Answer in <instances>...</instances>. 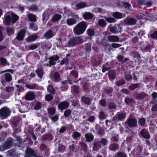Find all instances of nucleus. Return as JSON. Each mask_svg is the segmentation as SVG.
Listing matches in <instances>:
<instances>
[{
  "instance_id": "393cba45",
  "label": "nucleus",
  "mask_w": 157,
  "mask_h": 157,
  "mask_svg": "<svg viewBox=\"0 0 157 157\" xmlns=\"http://www.w3.org/2000/svg\"><path fill=\"white\" fill-rule=\"evenodd\" d=\"M81 100L85 104L87 105H89L90 103V100L88 98L83 97L82 98Z\"/></svg>"
},
{
  "instance_id": "4d7b16f0",
  "label": "nucleus",
  "mask_w": 157,
  "mask_h": 157,
  "mask_svg": "<svg viewBox=\"0 0 157 157\" xmlns=\"http://www.w3.org/2000/svg\"><path fill=\"white\" fill-rule=\"evenodd\" d=\"M87 33L90 36H92L94 34V31L92 29H89L87 31Z\"/></svg>"
},
{
  "instance_id": "49530a36",
  "label": "nucleus",
  "mask_w": 157,
  "mask_h": 157,
  "mask_svg": "<svg viewBox=\"0 0 157 157\" xmlns=\"http://www.w3.org/2000/svg\"><path fill=\"white\" fill-rule=\"evenodd\" d=\"M53 96L51 94H48L46 95L45 98L46 101H51L53 98Z\"/></svg>"
},
{
  "instance_id": "423d86ee",
  "label": "nucleus",
  "mask_w": 157,
  "mask_h": 157,
  "mask_svg": "<svg viewBox=\"0 0 157 157\" xmlns=\"http://www.w3.org/2000/svg\"><path fill=\"white\" fill-rule=\"evenodd\" d=\"M97 42L99 44H101L105 47L106 50H108L109 51H111V47L110 44L104 42V40H102L101 42H99L98 40H97Z\"/></svg>"
},
{
  "instance_id": "3c124183",
  "label": "nucleus",
  "mask_w": 157,
  "mask_h": 157,
  "mask_svg": "<svg viewBox=\"0 0 157 157\" xmlns=\"http://www.w3.org/2000/svg\"><path fill=\"white\" fill-rule=\"evenodd\" d=\"M30 28L35 31H36L37 29V27L33 23H31L30 24Z\"/></svg>"
},
{
  "instance_id": "c85d7f7f",
  "label": "nucleus",
  "mask_w": 157,
  "mask_h": 157,
  "mask_svg": "<svg viewBox=\"0 0 157 157\" xmlns=\"http://www.w3.org/2000/svg\"><path fill=\"white\" fill-rule=\"evenodd\" d=\"M6 31L9 35L13 34L14 33V30L12 28L8 27L7 28Z\"/></svg>"
},
{
  "instance_id": "f3484780",
  "label": "nucleus",
  "mask_w": 157,
  "mask_h": 157,
  "mask_svg": "<svg viewBox=\"0 0 157 157\" xmlns=\"http://www.w3.org/2000/svg\"><path fill=\"white\" fill-rule=\"evenodd\" d=\"M76 22L74 18H70L67 19V23L69 25H71L75 24Z\"/></svg>"
},
{
  "instance_id": "f704fd0d",
  "label": "nucleus",
  "mask_w": 157,
  "mask_h": 157,
  "mask_svg": "<svg viewBox=\"0 0 157 157\" xmlns=\"http://www.w3.org/2000/svg\"><path fill=\"white\" fill-rule=\"evenodd\" d=\"M26 151L27 154L30 155H34L33 150L30 148H28L27 149Z\"/></svg>"
},
{
  "instance_id": "e433bc0d",
  "label": "nucleus",
  "mask_w": 157,
  "mask_h": 157,
  "mask_svg": "<svg viewBox=\"0 0 157 157\" xmlns=\"http://www.w3.org/2000/svg\"><path fill=\"white\" fill-rule=\"evenodd\" d=\"M6 90L9 93H12L14 91V88L12 86H8L6 88Z\"/></svg>"
},
{
  "instance_id": "f257e3e1",
  "label": "nucleus",
  "mask_w": 157,
  "mask_h": 157,
  "mask_svg": "<svg viewBox=\"0 0 157 157\" xmlns=\"http://www.w3.org/2000/svg\"><path fill=\"white\" fill-rule=\"evenodd\" d=\"M86 28V22L82 21L77 24L73 29L74 33L76 35H79L83 34Z\"/></svg>"
},
{
  "instance_id": "a19ab883",
  "label": "nucleus",
  "mask_w": 157,
  "mask_h": 157,
  "mask_svg": "<svg viewBox=\"0 0 157 157\" xmlns=\"http://www.w3.org/2000/svg\"><path fill=\"white\" fill-rule=\"evenodd\" d=\"M109 77L111 78H114L115 76V72L114 71H109Z\"/></svg>"
},
{
  "instance_id": "7c9ffc66",
  "label": "nucleus",
  "mask_w": 157,
  "mask_h": 157,
  "mask_svg": "<svg viewBox=\"0 0 157 157\" xmlns=\"http://www.w3.org/2000/svg\"><path fill=\"white\" fill-rule=\"evenodd\" d=\"M118 147V146L116 144H113L110 146L109 149L111 150L114 151L117 149Z\"/></svg>"
},
{
  "instance_id": "dca6fc26",
  "label": "nucleus",
  "mask_w": 157,
  "mask_h": 157,
  "mask_svg": "<svg viewBox=\"0 0 157 157\" xmlns=\"http://www.w3.org/2000/svg\"><path fill=\"white\" fill-rule=\"evenodd\" d=\"M44 37L47 39H48L52 37L53 36V33L52 32L51 30H49L46 32L44 34Z\"/></svg>"
},
{
  "instance_id": "680f3d73",
  "label": "nucleus",
  "mask_w": 157,
  "mask_h": 157,
  "mask_svg": "<svg viewBox=\"0 0 157 157\" xmlns=\"http://www.w3.org/2000/svg\"><path fill=\"white\" fill-rule=\"evenodd\" d=\"M41 108V103L40 102H37L35 106V109H39Z\"/></svg>"
},
{
  "instance_id": "6ab92c4d",
  "label": "nucleus",
  "mask_w": 157,
  "mask_h": 157,
  "mask_svg": "<svg viewBox=\"0 0 157 157\" xmlns=\"http://www.w3.org/2000/svg\"><path fill=\"white\" fill-rule=\"evenodd\" d=\"M85 136L86 140L88 142L91 141L94 139V136L92 134L90 133L86 134Z\"/></svg>"
},
{
  "instance_id": "c9c22d12",
  "label": "nucleus",
  "mask_w": 157,
  "mask_h": 157,
  "mask_svg": "<svg viewBox=\"0 0 157 157\" xmlns=\"http://www.w3.org/2000/svg\"><path fill=\"white\" fill-rule=\"evenodd\" d=\"M75 43V45L83 43L82 40L79 37H74Z\"/></svg>"
},
{
  "instance_id": "9b49d317",
  "label": "nucleus",
  "mask_w": 157,
  "mask_h": 157,
  "mask_svg": "<svg viewBox=\"0 0 157 157\" xmlns=\"http://www.w3.org/2000/svg\"><path fill=\"white\" fill-rule=\"evenodd\" d=\"M108 40L110 42H117L119 41V38L117 36L110 35L108 36Z\"/></svg>"
},
{
  "instance_id": "de8ad7c7",
  "label": "nucleus",
  "mask_w": 157,
  "mask_h": 157,
  "mask_svg": "<svg viewBox=\"0 0 157 157\" xmlns=\"http://www.w3.org/2000/svg\"><path fill=\"white\" fill-rule=\"evenodd\" d=\"M80 146L82 147L84 151H86L87 146L85 143L83 142L80 143Z\"/></svg>"
},
{
  "instance_id": "20e7f679",
  "label": "nucleus",
  "mask_w": 157,
  "mask_h": 157,
  "mask_svg": "<svg viewBox=\"0 0 157 157\" xmlns=\"http://www.w3.org/2000/svg\"><path fill=\"white\" fill-rule=\"evenodd\" d=\"M25 33V31L24 29L20 30L17 33L16 36V39L19 40H21L24 39Z\"/></svg>"
},
{
  "instance_id": "72a5a7b5",
  "label": "nucleus",
  "mask_w": 157,
  "mask_h": 157,
  "mask_svg": "<svg viewBox=\"0 0 157 157\" xmlns=\"http://www.w3.org/2000/svg\"><path fill=\"white\" fill-rule=\"evenodd\" d=\"M47 90L49 92L52 94H55V90L52 86L49 85L48 87Z\"/></svg>"
},
{
  "instance_id": "473e14b6",
  "label": "nucleus",
  "mask_w": 157,
  "mask_h": 157,
  "mask_svg": "<svg viewBox=\"0 0 157 157\" xmlns=\"http://www.w3.org/2000/svg\"><path fill=\"white\" fill-rule=\"evenodd\" d=\"M5 77L7 82H10L12 80V77L11 75L8 73H6L5 75Z\"/></svg>"
},
{
  "instance_id": "2eb2a0df",
  "label": "nucleus",
  "mask_w": 157,
  "mask_h": 157,
  "mask_svg": "<svg viewBox=\"0 0 157 157\" xmlns=\"http://www.w3.org/2000/svg\"><path fill=\"white\" fill-rule=\"evenodd\" d=\"M140 134L144 138H150V135L148 132L145 129H143L141 132Z\"/></svg>"
},
{
  "instance_id": "ea45409f",
  "label": "nucleus",
  "mask_w": 157,
  "mask_h": 157,
  "mask_svg": "<svg viewBox=\"0 0 157 157\" xmlns=\"http://www.w3.org/2000/svg\"><path fill=\"white\" fill-rule=\"evenodd\" d=\"M68 43L69 45L71 46L75 45V38L71 39L69 41Z\"/></svg>"
},
{
  "instance_id": "412c9836",
  "label": "nucleus",
  "mask_w": 157,
  "mask_h": 157,
  "mask_svg": "<svg viewBox=\"0 0 157 157\" xmlns=\"http://www.w3.org/2000/svg\"><path fill=\"white\" fill-rule=\"evenodd\" d=\"M117 117L118 120H122L126 117V114L124 113H118L117 115Z\"/></svg>"
},
{
  "instance_id": "5701e85b",
  "label": "nucleus",
  "mask_w": 157,
  "mask_h": 157,
  "mask_svg": "<svg viewBox=\"0 0 157 157\" xmlns=\"http://www.w3.org/2000/svg\"><path fill=\"white\" fill-rule=\"evenodd\" d=\"M28 17L31 21H36V16L35 15L30 13L28 16Z\"/></svg>"
},
{
  "instance_id": "aec40b11",
  "label": "nucleus",
  "mask_w": 157,
  "mask_h": 157,
  "mask_svg": "<svg viewBox=\"0 0 157 157\" xmlns=\"http://www.w3.org/2000/svg\"><path fill=\"white\" fill-rule=\"evenodd\" d=\"M61 16L59 14H55L52 18V21L55 22L61 19Z\"/></svg>"
},
{
  "instance_id": "bb28decb",
  "label": "nucleus",
  "mask_w": 157,
  "mask_h": 157,
  "mask_svg": "<svg viewBox=\"0 0 157 157\" xmlns=\"http://www.w3.org/2000/svg\"><path fill=\"white\" fill-rule=\"evenodd\" d=\"M147 94L144 92L138 94L137 95V98L139 99H144L146 96Z\"/></svg>"
},
{
  "instance_id": "0e129e2a",
  "label": "nucleus",
  "mask_w": 157,
  "mask_h": 157,
  "mask_svg": "<svg viewBox=\"0 0 157 157\" xmlns=\"http://www.w3.org/2000/svg\"><path fill=\"white\" fill-rule=\"evenodd\" d=\"M102 10L99 8H96L94 9V11L96 13H101L102 12Z\"/></svg>"
},
{
  "instance_id": "6e6552de",
  "label": "nucleus",
  "mask_w": 157,
  "mask_h": 157,
  "mask_svg": "<svg viewBox=\"0 0 157 157\" xmlns=\"http://www.w3.org/2000/svg\"><path fill=\"white\" fill-rule=\"evenodd\" d=\"M59 59V57L57 55H54L53 56L49 58V67L52 65H54L56 63V61H57Z\"/></svg>"
},
{
  "instance_id": "a878e982",
  "label": "nucleus",
  "mask_w": 157,
  "mask_h": 157,
  "mask_svg": "<svg viewBox=\"0 0 157 157\" xmlns=\"http://www.w3.org/2000/svg\"><path fill=\"white\" fill-rule=\"evenodd\" d=\"M10 14H12V22L14 23L18 19L19 17L17 15L12 13H11Z\"/></svg>"
},
{
  "instance_id": "79ce46f5",
  "label": "nucleus",
  "mask_w": 157,
  "mask_h": 157,
  "mask_svg": "<svg viewBox=\"0 0 157 157\" xmlns=\"http://www.w3.org/2000/svg\"><path fill=\"white\" fill-rule=\"evenodd\" d=\"M56 110L54 108L52 107L48 109V113L51 115L54 114L55 113Z\"/></svg>"
},
{
  "instance_id": "8fccbe9b",
  "label": "nucleus",
  "mask_w": 157,
  "mask_h": 157,
  "mask_svg": "<svg viewBox=\"0 0 157 157\" xmlns=\"http://www.w3.org/2000/svg\"><path fill=\"white\" fill-rule=\"evenodd\" d=\"M132 55L135 58H140V54L136 52H133L132 53Z\"/></svg>"
},
{
  "instance_id": "e2e57ef3",
  "label": "nucleus",
  "mask_w": 157,
  "mask_h": 157,
  "mask_svg": "<svg viewBox=\"0 0 157 157\" xmlns=\"http://www.w3.org/2000/svg\"><path fill=\"white\" fill-rule=\"evenodd\" d=\"M109 67H108L106 65H105L102 67V72L104 73L106 71L109 70Z\"/></svg>"
},
{
  "instance_id": "f03ea898",
  "label": "nucleus",
  "mask_w": 157,
  "mask_h": 157,
  "mask_svg": "<svg viewBox=\"0 0 157 157\" xmlns=\"http://www.w3.org/2000/svg\"><path fill=\"white\" fill-rule=\"evenodd\" d=\"M10 114V110L6 107L2 108L0 109V117L2 119H4L9 116Z\"/></svg>"
},
{
  "instance_id": "052dcab7",
  "label": "nucleus",
  "mask_w": 157,
  "mask_h": 157,
  "mask_svg": "<svg viewBox=\"0 0 157 157\" xmlns=\"http://www.w3.org/2000/svg\"><path fill=\"white\" fill-rule=\"evenodd\" d=\"M71 113V110L70 109H68L65 111L64 112V115L66 117H68L70 114Z\"/></svg>"
},
{
  "instance_id": "338daca9",
  "label": "nucleus",
  "mask_w": 157,
  "mask_h": 157,
  "mask_svg": "<svg viewBox=\"0 0 157 157\" xmlns=\"http://www.w3.org/2000/svg\"><path fill=\"white\" fill-rule=\"evenodd\" d=\"M59 119V117L57 115H56L51 118L52 121L54 122H56Z\"/></svg>"
},
{
  "instance_id": "09e8293b",
  "label": "nucleus",
  "mask_w": 157,
  "mask_h": 157,
  "mask_svg": "<svg viewBox=\"0 0 157 157\" xmlns=\"http://www.w3.org/2000/svg\"><path fill=\"white\" fill-rule=\"evenodd\" d=\"M105 19L109 23H113L115 21V19L113 17H106Z\"/></svg>"
},
{
  "instance_id": "39448f33",
  "label": "nucleus",
  "mask_w": 157,
  "mask_h": 157,
  "mask_svg": "<svg viewBox=\"0 0 157 157\" xmlns=\"http://www.w3.org/2000/svg\"><path fill=\"white\" fill-rule=\"evenodd\" d=\"M35 98L34 94L31 91L27 92L25 94V99L28 101H31L33 100Z\"/></svg>"
},
{
  "instance_id": "69168bd1",
  "label": "nucleus",
  "mask_w": 157,
  "mask_h": 157,
  "mask_svg": "<svg viewBox=\"0 0 157 157\" xmlns=\"http://www.w3.org/2000/svg\"><path fill=\"white\" fill-rule=\"evenodd\" d=\"M115 157H126V155L124 153H118Z\"/></svg>"
},
{
  "instance_id": "4be33fe9",
  "label": "nucleus",
  "mask_w": 157,
  "mask_h": 157,
  "mask_svg": "<svg viewBox=\"0 0 157 157\" xmlns=\"http://www.w3.org/2000/svg\"><path fill=\"white\" fill-rule=\"evenodd\" d=\"M91 45L90 43L87 44H85V51L86 52H90L91 50Z\"/></svg>"
},
{
  "instance_id": "0eeeda50",
  "label": "nucleus",
  "mask_w": 157,
  "mask_h": 157,
  "mask_svg": "<svg viewBox=\"0 0 157 157\" xmlns=\"http://www.w3.org/2000/svg\"><path fill=\"white\" fill-rule=\"evenodd\" d=\"M125 23L128 25H133L136 22V20L132 18H128L126 19L124 21Z\"/></svg>"
},
{
  "instance_id": "9d476101",
  "label": "nucleus",
  "mask_w": 157,
  "mask_h": 157,
  "mask_svg": "<svg viewBox=\"0 0 157 157\" xmlns=\"http://www.w3.org/2000/svg\"><path fill=\"white\" fill-rule=\"evenodd\" d=\"M87 6V4L84 2H81L77 3L75 5V9L77 10L86 7Z\"/></svg>"
},
{
  "instance_id": "a18cd8bd",
  "label": "nucleus",
  "mask_w": 157,
  "mask_h": 157,
  "mask_svg": "<svg viewBox=\"0 0 157 157\" xmlns=\"http://www.w3.org/2000/svg\"><path fill=\"white\" fill-rule=\"evenodd\" d=\"M52 13V9L51 8H49L48 10H46L43 13V15L44 16L46 14H47L48 16H49Z\"/></svg>"
},
{
  "instance_id": "864d4df0",
  "label": "nucleus",
  "mask_w": 157,
  "mask_h": 157,
  "mask_svg": "<svg viewBox=\"0 0 157 157\" xmlns=\"http://www.w3.org/2000/svg\"><path fill=\"white\" fill-rule=\"evenodd\" d=\"M80 136V134L79 132H74L73 135V137L74 138H77Z\"/></svg>"
},
{
  "instance_id": "2f4dec72",
  "label": "nucleus",
  "mask_w": 157,
  "mask_h": 157,
  "mask_svg": "<svg viewBox=\"0 0 157 157\" xmlns=\"http://www.w3.org/2000/svg\"><path fill=\"white\" fill-rule=\"evenodd\" d=\"M71 90L73 92L76 94H78L79 92L78 87L75 86H74L72 87Z\"/></svg>"
},
{
  "instance_id": "37998d69",
  "label": "nucleus",
  "mask_w": 157,
  "mask_h": 157,
  "mask_svg": "<svg viewBox=\"0 0 157 157\" xmlns=\"http://www.w3.org/2000/svg\"><path fill=\"white\" fill-rule=\"evenodd\" d=\"M36 73L38 76L40 78H41L43 75V71L42 69H39L36 71Z\"/></svg>"
},
{
  "instance_id": "ddd939ff",
  "label": "nucleus",
  "mask_w": 157,
  "mask_h": 157,
  "mask_svg": "<svg viewBox=\"0 0 157 157\" xmlns=\"http://www.w3.org/2000/svg\"><path fill=\"white\" fill-rule=\"evenodd\" d=\"M128 124L130 127L135 126L137 124L136 120L133 118L128 119Z\"/></svg>"
},
{
  "instance_id": "6e6d98bb",
  "label": "nucleus",
  "mask_w": 157,
  "mask_h": 157,
  "mask_svg": "<svg viewBox=\"0 0 157 157\" xmlns=\"http://www.w3.org/2000/svg\"><path fill=\"white\" fill-rule=\"evenodd\" d=\"M138 87V85L137 84H135L130 86L129 87V89L130 90H133Z\"/></svg>"
},
{
  "instance_id": "a211bd4d",
  "label": "nucleus",
  "mask_w": 157,
  "mask_h": 157,
  "mask_svg": "<svg viewBox=\"0 0 157 157\" xmlns=\"http://www.w3.org/2000/svg\"><path fill=\"white\" fill-rule=\"evenodd\" d=\"M83 16L85 19H89L92 18L93 14L90 12H86L83 15Z\"/></svg>"
},
{
  "instance_id": "b1692460",
  "label": "nucleus",
  "mask_w": 157,
  "mask_h": 157,
  "mask_svg": "<svg viewBox=\"0 0 157 157\" xmlns=\"http://www.w3.org/2000/svg\"><path fill=\"white\" fill-rule=\"evenodd\" d=\"M37 38L36 35H33L29 37L28 38V41L29 42H32L35 40Z\"/></svg>"
},
{
  "instance_id": "603ef678",
  "label": "nucleus",
  "mask_w": 157,
  "mask_h": 157,
  "mask_svg": "<svg viewBox=\"0 0 157 157\" xmlns=\"http://www.w3.org/2000/svg\"><path fill=\"white\" fill-rule=\"evenodd\" d=\"M125 82L124 80H122L116 82V85L119 86H121Z\"/></svg>"
},
{
  "instance_id": "cd10ccee",
  "label": "nucleus",
  "mask_w": 157,
  "mask_h": 157,
  "mask_svg": "<svg viewBox=\"0 0 157 157\" xmlns=\"http://www.w3.org/2000/svg\"><path fill=\"white\" fill-rule=\"evenodd\" d=\"M99 25L101 27H104L106 25L105 21L103 19H100L98 22Z\"/></svg>"
},
{
  "instance_id": "774afa93",
  "label": "nucleus",
  "mask_w": 157,
  "mask_h": 157,
  "mask_svg": "<svg viewBox=\"0 0 157 157\" xmlns=\"http://www.w3.org/2000/svg\"><path fill=\"white\" fill-rule=\"evenodd\" d=\"M151 36L154 39H157V32H154L151 34Z\"/></svg>"
},
{
  "instance_id": "4c0bfd02",
  "label": "nucleus",
  "mask_w": 157,
  "mask_h": 157,
  "mask_svg": "<svg viewBox=\"0 0 157 157\" xmlns=\"http://www.w3.org/2000/svg\"><path fill=\"white\" fill-rule=\"evenodd\" d=\"M114 17L117 18H121L122 17V14L119 12H116L113 14Z\"/></svg>"
},
{
  "instance_id": "13d9d810",
  "label": "nucleus",
  "mask_w": 157,
  "mask_h": 157,
  "mask_svg": "<svg viewBox=\"0 0 157 157\" xmlns=\"http://www.w3.org/2000/svg\"><path fill=\"white\" fill-rule=\"evenodd\" d=\"M145 120L144 118H141L139 121V124L141 126H143L145 124Z\"/></svg>"
},
{
  "instance_id": "bf43d9fd",
  "label": "nucleus",
  "mask_w": 157,
  "mask_h": 157,
  "mask_svg": "<svg viewBox=\"0 0 157 157\" xmlns=\"http://www.w3.org/2000/svg\"><path fill=\"white\" fill-rule=\"evenodd\" d=\"M121 46V44L117 43H113L111 44L112 47L113 48H119Z\"/></svg>"
},
{
  "instance_id": "c03bdc74",
  "label": "nucleus",
  "mask_w": 157,
  "mask_h": 157,
  "mask_svg": "<svg viewBox=\"0 0 157 157\" xmlns=\"http://www.w3.org/2000/svg\"><path fill=\"white\" fill-rule=\"evenodd\" d=\"M106 116L105 113L103 112H100L99 114V118L101 119H104L105 118Z\"/></svg>"
},
{
  "instance_id": "f8f14e48",
  "label": "nucleus",
  "mask_w": 157,
  "mask_h": 157,
  "mask_svg": "<svg viewBox=\"0 0 157 157\" xmlns=\"http://www.w3.org/2000/svg\"><path fill=\"white\" fill-rule=\"evenodd\" d=\"M8 14H6L5 16V19L3 21V23L6 25H8L10 24L12 21L10 16L8 15Z\"/></svg>"
},
{
  "instance_id": "7ed1b4c3",
  "label": "nucleus",
  "mask_w": 157,
  "mask_h": 157,
  "mask_svg": "<svg viewBox=\"0 0 157 157\" xmlns=\"http://www.w3.org/2000/svg\"><path fill=\"white\" fill-rule=\"evenodd\" d=\"M110 31L114 34H117L121 31V28L118 25H115L114 26L110 27Z\"/></svg>"
},
{
  "instance_id": "5fc2aeb1",
  "label": "nucleus",
  "mask_w": 157,
  "mask_h": 157,
  "mask_svg": "<svg viewBox=\"0 0 157 157\" xmlns=\"http://www.w3.org/2000/svg\"><path fill=\"white\" fill-rule=\"evenodd\" d=\"M101 143L100 142H98L96 143H95L94 145V149L95 150H98L100 147V144Z\"/></svg>"
},
{
  "instance_id": "1a4fd4ad",
  "label": "nucleus",
  "mask_w": 157,
  "mask_h": 157,
  "mask_svg": "<svg viewBox=\"0 0 157 157\" xmlns=\"http://www.w3.org/2000/svg\"><path fill=\"white\" fill-rule=\"evenodd\" d=\"M69 106V103L66 101H63L60 103L58 105V107L60 110H63L67 108Z\"/></svg>"
},
{
  "instance_id": "4468645a",
  "label": "nucleus",
  "mask_w": 157,
  "mask_h": 157,
  "mask_svg": "<svg viewBox=\"0 0 157 157\" xmlns=\"http://www.w3.org/2000/svg\"><path fill=\"white\" fill-rule=\"evenodd\" d=\"M12 145V140L11 139L9 140H8L6 141V143L3 144V147L4 149V150H6L9 148L11 147Z\"/></svg>"
},
{
  "instance_id": "58836bf2",
  "label": "nucleus",
  "mask_w": 157,
  "mask_h": 157,
  "mask_svg": "<svg viewBox=\"0 0 157 157\" xmlns=\"http://www.w3.org/2000/svg\"><path fill=\"white\" fill-rule=\"evenodd\" d=\"M36 86V84L35 83H33L31 84H26V87L29 89H33L35 88Z\"/></svg>"
},
{
  "instance_id": "c756f323",
  "label": "nucleus",
  "mask_w": 157,
  "mask_h": 157,
  "mask_svg": "<svg viewBox=\"0 0 157 157\" xmlns=\"http://www.w3.org/2000/svg\"><path fill=\"white\" fill-rule=\"evenodd\" d=\"M54 78L56 82H58L60 80V77L59 73L57 72H56L54 75Z\"/></svg>"
}]
</instances>
